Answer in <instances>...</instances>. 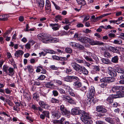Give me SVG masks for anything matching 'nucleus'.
I'll return each mask as SVG.
<instances>
[{"label":"nucleus","instance_id":"f257e3e1","mask_svg":"<svg viewBox=\"0 0 124 124\" xmlns=\"http://www.w3.org/2000/svg\"><path fill=\"white\" fill-rule=\"evenodd\" d=\"M38 39L45 43L49 42H58L59 39L56 38H52L51 36L48 34L42 33L39 34L37 36Z\"/></svg>","mask_w":124,"mask_h":124},{"label":"nucleus","instance_id":"f03ea898","mask_svg":"<svg viewBox=\"0 0 124 124\" xmlns=\"http://www.w3.org/2000/svg\"><path fill=\"white\" fill-rule=\"evenodd\" d=\"M89 43L91 45H101L103 43L102 42H101L98 41H94L93 40L87 38L86 43Z\"/></svg>","mask_w":124,"mask_h":124},{"label":"nucleus","instance_id":"7ed1b4c3","mask_svg":"<svg viewBox=\"0 0 124 124\" xmlns=\"http://www.w3.org/2000/svg\"><path fill=\"white\" fill-rule=\"evenodd\" d=\"M120 91L117 92V94L113 95V97L116 98L124 97V86H121Z\"/></svg>","mask_w":124,"mask_h":124},{"label":"nucleus","instance_id":"20e7f679","mask_svg":"<svg viewBox=\"0 0 124 124\" xmlns=\"http://www.w3.org/2000/svg\"><path fill=\"white\" fill-rule=\"evenodd\" d=\"M60 109L61 113L63 116H67L69 115L70 114V111L67 110L63 105L60 106Z\"/></svg>","mask_w":124,"mask_h":124},{"label":"nucleus","instance_id":"39448f33","mask_svg":"<svg viewBox=\"0 0 124 124\" xmlns=\"http://www.w3.org/2000/svg\"><path fill=\"white\" fill-rule=\"evenodd\" d=\"M81 114L82 115L81 119L83 122L87 120V119H90L91 118L89 114L83 110H82Z\"/></svg>","mask_w":124,"mask_h":124},{"label":"nucleus","instance_id":"423d86ee","mask_svg":"<svg viewBox=\"0 0 124 124\" xmlns=\"http://www.w3.org/2000/svg\"><path fill=\"white\" fill-rule=\"evenodd\" d=\"M64 80L67 82H71L73 80L75 81L78 80L79 79L75 76H67L64 78Z\"/></svg>","mask_w":124,"mask_h":124},{"label":"nucleus","instance_id":"0eeeda50","mask_svg":"<svg viewBox=\"0 0 124 124\" xmlns=\"http://www.w3.org/2000/svg\"><path fill=\"white\" fill-rule=\"evenodd\" d=\"M82 110H80L79 108H75L71 110V114L73 115H79L82 113Z\"/></svg>","mask_w":124,"mask_h":124},{"label":"nucleus","instance_id":"6e6552de","mask_svg":"<svg viewBox=\"0 0 124 124\" xmlns=\"http://www.w3.org/2000/svg\"><path fill=\"white\" fill-rule=\"evenodd\" d=\"M45 8L46 13L48 14H49L51 12V10L50 3L48 0H46V1Z\"/></svg>","mask_w":124,"mask_h":124},{"label":"nucleus","instance_id":"1a4fd4ad","mask_svg":"<svg viewBox=\"0 0 124 124\" xmlns=\"http://www.w3.org/2000/svg\"><path fill=\"white\" fill-rule=\"evenodd\" d=\"M96 110L98 112L102 113H106L107 110L101 106H99L96 107Z\"/></svg>","mask_w":124,"mask_h":124},{"label":"nucleus","instance_id":"9d476101","mask_svg":"<svg viewBox=\"0 0 124 124\" xmlns=\"http://www.w3.org/2000/svg\"><path fill=\"white\" fill-rule=\"evenodd\" d=\"M71 65L73 69L79 72V70L82 66L75 62H73L71 63Z\"/></svg>","mask_w":124,"mask_h":124},{"label":"nucleus","instance_id":"9b49d317","mask_svg":"<svg viewBox=\"0 0 124 124\" xmlns=\"http://www.w3.org/2000/svg\"><path fill=\"white\" fill-rule=\"evenodd\" d=\"M95 93V91L94 87L93 86H91L90 88V91L87 95V97L90 98L92 97V96L94 95Z\"/></svg>","mask_w":124,"mask_h":124},{"label":"nucleus","instance_id":"f8f14e48","mask_svg":"<svg viewBox=\"0 0 124 124\" xmlns=\"http://www.w3.org/2000/svg\"><path fill=\"white\" fill-rule=\"evenodd\" d=\"M78 73L80 74H83L85 75H87L88 74V72L85 67L82 66Z\"/></svg>","mask_w":124,"mask_h":124},{"label":"nucleus","instance_id":"ddd939ff","mask_svg":"<svg viewBox=\"0 0 124 124\" xmlns=\"http://www.w3.org/2000/svg\"><path fill=\"white\" fill-rule=\"evenodd\" d=\"M87 37L83 36H79L77 40L83 43H86Z\"/></svg>","mask_w":124,"mask_h":124},{"label":"nucleus","instance_id":"4468645a","mask_svg":"<svg viewBox=\"0 0 124 124\" xmlns=\"http://www.w3.org/2000/svg\"><path fill=\"white\" fill-rule=\"evenodd\" d=\"M112 90L113 92H116L115 94H116L117 92H121V86H114L112 88Z\"/></svg>","mask_w":124,"mask_h":124},{"label":"nucleus","instance_id":"2eb2a0df","mask_svg":"<svg viewBox=\"0 0 124 124\" xmlns=\"http://www.w3.org/2000/svg\"><path fill=\"white\" fill-rule=\"evenodd\" d=\"M61 114L59 113L58 111H54L52 112V115L54 118L58 119L61 116Z\"/></svg>","mask_w":124,"mask_h":124},{"label":"nucleus","instance_id":"dca6fc26","mask_svg":"<svg viewBox=\"0 0 124 124\" xmlns=\"http://www.w3.org/2000/svg\"><path fill=\"white\" fill-rule=\"evenodd\" d=\"M24 53L21 50L16 51L15 54V55L17 58L20 57V55L22 56Z\"/></svg>","mask_w":124,"mask_h":124},{"label":"nucleus","instance_id":"f3484780","mask_svg":"<svg viewBox=\"0 0 124 124\" xmlns=\"http://www.w3.org/2000/svg\"><path fill=\"white\" fill-rule=\"evenodd\" d=\"M108 72L110 75L113 77H115L117 75L116 72L115 70H111L109 69Z\"/></svg>","mask_w":124,"mask_h":124},{"label":"nucleus","instance_id":"a211bd4d","mask_svg":"<svg viewBox=\"0 0 124 124\" xmlns=\"http://www.w3.org/2000/svg\"><path fill=\"white\" fill-rule=\"evenodd\" d=\"M105 120L111 124H114L115 122L113 118L110 117H107L105 118Z\"/></svg>","mask_w":124,"mask_h":124},{"label":"nucleus","instance_id":"6ab92c4d","mask_svg":"<svg viewBox=\"0 0 124 124\" xmlns=\"http://www.w3.org/2000/svg\"><path fill=\"white\" fill-rule=\"evenodd\" d=\"M39 104L43 108L48 109L49 107V105L46 104L43 101H41L39 102Z\"/></svg>","mask_w":124,"mask_h":124},{"label":"nucleus","instance_id":"aec40b11","mask_svg":"<svg viewBox=\"0 0 124 124\" xmlns=\"http://www.w3.org/2000/svg\"><path fill=\"white\" fill-rule=\"evenodd\" d=\"M83 102L85 106L87 105H89L91 103L90 99L88 98L87 99H84L83 100Z\"/></svg>","mask_w":124,"mask_h":124},{"label":"nucleus","instance_id":"412c9836","mask_svg":"<svg viewBox=\"0 0 124 124\" xmlns=\"http://www.w3.org/2000/svg\"><path fill=\"white\" fill-rule=\"evenodd\" d=\"M115 94H113L112 96H109L108 97L107 99V101L110 103H111L113 102V98H115L113 97L114 95Z\"/></svg>","mask_w":124,"mask_h":124},{"label":"nucleus","instance_id":"4be33fe9","mask_svg":"<svg viewBox=\"0 0 124 124\" xmlns=\"http://www.w3.org/2000/svg\"><path fill=\"white\" fill-rule=\"evenodd\" d=\"M77 81L74 82L73 84V85L75 87L77 88L81 87L82 86L81 83L78 80Z\"/></svg>","mask_w":124,"mask_h":124},{"label":"nucleus","instance_id":"5701e85b","mask_svg":"<svg viewBox=\"0 0 124 124\" xmlns=\"http://www.w3.org/2000/svg\"><path fill=\"white\" fill-rule=\"evenodd\" d=\"M101 60L103 63L106 64H109L110 63V61L108 59L103 58L101 59Z\"/></svg>","mask_w":124,"mask_h":124},{"label":"nucleus","instance_id":"b1692460","mask_svg":"<svg viewBox=\"0 0 124 124\" xmlns=\"http://www.w3.org/2000/svg\"><path fill=\"white\" fill-rule=\"evenodd\" d=\"M109 49L111 51L113 52L118 53L119 52L118 50L117 49V47H116L111 46L109 47Z\"/></svg>","mask_w":124,"mask_h":124},{"label":"nucleus","instance_id":"393cba45","mask_svg":"<svg viewBox=\"0 0 124 124\" xmlns=\"http://www.w3.org/2000/svg\"><path fill=\"white\" fill-rule=\"evenodd\" d=\"M118 56H116L112 58L111 61L113 62L116 63L118 62Z\"/></svg>","mask_w":124,"mask_h":124},{"label":"nucleus","instance_id":"a878e982","mask_svg":"<svg viewBox=\"0 0 124 124\" xmlns=\"http://www.w3.org/2000/svg\"><path fill=\"white\" fill-rule=\"evenodd\" d=\"M122 43V40L120 39L115 40L113 41V43L115 44L120 45Z\"/></svg>","mask_w":124,"mask_h":124},{"label":"nucleus","instance_id":"bb28decb","mask_svg":"<svg viewBox=\"0 0 124 124\" xmlns=\"http://www.w3.org/2000/svg\"><path fill=\"white\" fill-rule=\"evenodd\" d=\"M77 3L80 5L84 6L86 3V2L84 0H76Z\"/></svg>","mask_w":124,"mask_h":124},{"label":"nucleus","instance_id":"cd10ccee","mask_svg":"<svg viewBox=\"0 0 124 124\" xmlns=\"http://www.w3.org/2000/svg\"><path fill=\"white\" fill-rule=\"evenodd\" d=\"M87 52H85L84 53V56L85 57V58L86 60L88 61H89L91 62H93V59L87 56H86L85 55L87 53Z\"/></svg>","mask_w":124,"mask_h":124},{"label":"nucleus","instance_id":"c85d7f7f","mask_svg":"<svg viewBox=\"0 0 124 124\" xmlns=\"http://www.w3.org/2000/svg\"><path fill=\"white\" fill-rule=\"evenodd\" d=\"M65 86L64 87L66 89V91L68 92V93H69L71 91H72V89L70 88L69 86L67 85H65Z\"/></svg>","mask_w":124,"mask_h":124},{"label":"nucleus","instance_id":"c756f323","mask_svg":"<svg viewBox=\"0 0 124 124\" xmlns=\"http://www.w3.org/2000/svg\"><path fill=\"white\" fill-rule=\"evenodd\" d=\"M95 96H94V95H93V96H92V97H87L88 98H89L90 99V101L91 102H93V103H95L96 102V99L95 98Z\"/></svg>","mask_w":124,"mask_h":124},{"label":"nucleus","instance_id":"7c9ffc66","mask_svg":"<svg viewBox=\"0 0 124 124\" xmlns=\"http://www.w3.org/2000/svg\"><path fill=\"white\" fill-rule=\"evenodd\" d=\"M8 70L9 72V73L10 74H9V75H10V74L12 75H13L14 73V70L13 68H12L11 67H10L8 69Z\"/></svg>","mask_w":124,"mask_h":124},{"label":"nucleus","instance_id":"2f4dec72","mask_svg":"<svg viewBox=\"0 0 124 124\" xmlns=\"http://www.w3.org/2000/svg\"><path fill=\"white\" fill-rule=\"evenodd\" d=\"M42 113L45 116L49 118V113L48 111H44L42 112Z\"/></svg>","mask_w":124,"mask_h":124},{"label":"nucleus","instance_id":"473e14b6","mask_svg":"<svg viewBox=\"0 0 124 124\" xmlns=\"http://www.w3.org/2000/svg\"><path fill=\"white\" fill-rule=\"evenodd\" d=\"M27 69L28 71L30 72H32L33 70V69L32 68V66L31 65H28L27 66Z\"/></svg>","mask_w":124,"mask_h":124},{"label":"nucleus","instance_id":"72a5a7b5","mask_svg":"<svg viewBox=\"0 0 124 124\" xmlns=\"http://www.w3.org/2000/svg\"><path fill=\"white\" fill-rule=\"evenodd\" d=\"M33 97L34 99L38 101L39 99V94L37 93H34L33 95Z\"/></svg>","mask_w":124,"mask_h":124},{"label":"nucleus","instance_id":"f704fd0d","mask_svg":"<svg viewBox=\"0 0 124 124\" xmlns=\"http://www.w3.org/2000/svg\"><path fill=\"white\" fill-rule=\"evenodd\" d=\"M104 54L105 57L107 58H109L111 56L110 54L108 52L106 51L104 52Z\"/></svg>","mask_w":124,"mask_h":124},{"label":"nucleus","instance_id":"c9c22d12","mask_svg":"<svg viewBox=\"0 0 124 124\" xmlns=\"http://www.w3.org/2000/svg\"><path fill=\"white\" fill-rule=\"evenodd\" d=\"M53 85L51 82H48L46 83V86L47 88H49L51 87Z\"/></svg>","mask_w":124,"mask_h":124},{"label":"nucleus","instance_id":"e433bc0d","mask_svg":"<svg viewBox=\"0 0 124 124\" xmlns=\"http://www.w3.org/2000/svg\"><path fill=\"white\" fill-rule=\"evenodd\" d=\"M51 101L53 103H58L59 102V101L55 99L52 98L51 100Z\"/></svg>","mask_w":124,"mask_h":124},{"label":"nucleus","instance_id":"4c0bfd02","mask_svg":"<svg viewBox=\"0 0 124 124\" xmlns=\"http://www.w3.org/2000/svg\"><path fill=\"white\" fill-rule=\"evenodd\" d=\"M11 30H9L8 31L5 33H4L3 35V36L4 38H6V35H8L10 34L11 32Z\"/></svg>","mask_w":124,"mask_h":124},{"label":"nucleus","instance_id":"58836bf2","mask_svg":"<svg viewBox=\"0 0 124 124\" xmlns=\"http://www.w3.org/2000/svg\"><path fill=\"white\" fill-rule=\"evenodd\" d=\"M76 62L78 63H82L84 62L83 60L78 58H76L75 59Z\"/></svg>","mask_w":124,"mask_h":124},{"label":"nucleus","instance_id":"ea45409f","mask_svg":"<svg viewBox=\"0 0 124 124\" xmlns=\"http://www.w3.org/2000/svg\"><path fill=\"white\" fill-rule=\"evenodd\" d=\"M112 106L113 107H116L118 106V103L116 102H113L112 103H111Z\"/></svg>","mask_w":124,"mask_h":124},{"label":"nucleus","instance_id":"a19ab883","mask_svg":"<svg viewBox=\"0 0 124 124\" xmlns=\"http://www.w3.org/2000/svg\"><path fill=\"white\" fill-rule=\"evenodd\" d=\"M68 102L70 104H75V101L70 98H69V99H68Z\"/></svg>","mask_w":124,"mask_h":124},{"label":"nucleus","instance_id":"79ce46f5","mask_svg":"<svg viewBox=\"0 0 124 124\" xmlns=\"http://www.w3.org/2000/svg\"><path fill=\"white\" fill-rule=\"evenodd\" d=\"M65 51L68 53H70L72 52V50L70 48H67L65 49Z\"/></svg>","mask_w":124,"mask_h":124},{"label":"nucleus","instance_id":"37998d69","mask_svg":"<svg viewBox=\"0 0 124 124\" xmlns=\"http://www.w3.org/2000/svg\"><path fill=\"white\" fill-rule=\"evenodd\" d=\"M83 122L85 124H92L93 122L92 120H86L85 121Z\"/></svg>","mask_w":124,"mask_h":124},{"label":"nucleus","instance_id":"c03bdc74","mask_svg":"<svg viewBox=\"0 0 124 124\" xmlns=\"http://www.w3.org/2000/svg\"><path fill=\"white\" fill-rule=\"evenodd\" d=\"M77 44V48H79L80 50H82L84 49V47L82 45L78 43V44Z\"/></svg>","mask_w":124,"mask_h":124},{"label":"nucleus","instance_id":"a18cd8bd","mask_svg":"<svg viewBox=\"0 0 124 124\" xmlns=\"http://www.w3.org/2000/svg\"><path fill=\"white\" fill-rule=\"evenodd\" d=\"M5 101L7 102L8 104L10 106H12L13 105V103L8 99H7L5 100Z\"/></svg>","mask_w":124,"mask_h":124},{"label":"nucleus","instance_id":"49530a36","mask_svg":"<svg viewBox=\"0 0 124 124\" xmlns=\"http://www.w3.org/2000/svg\"><path fill=\"white\" fill-rule=\"evenodd\" d=\"M8 67L6 65H4L3 66V70L4 72H6V73L7 72V70L8 69Z\"/></svg>","mask_w":124,"mask_h":124},{"label":"nucleus","instance_id":"de8ad7c7","mask_svg":"<svg viewBox=\"0 0 124 124\" xmlns=\"http://www.w3.org/2000/svg\"><path fill=\"white\" fill-rule=\"evenodd\" d=\"M65 119L64 118H62L60 120H57L56 122L58 123H60V124H63V123H62V122Z\"/></svg>","mask_w":124,"mask_h":124},{"label":"nucleus","instance_id":"09e8293b","mask_svg":"<svg viewBox=\"0 0 124 124\" xmlns=\"http://www.w3.org/2000/svg\"><path fill=\"white\" fill-rule=\"evenodd\" d=\"M54 96H56L58 95V92L56 90H53L52 92Z\"/></svg>","mask_w":124,"mask_h":124},{"label":"nucleus","instance_id":"8fccbe9b","mask_svg":"<svg viewBox=\"0 0 124 124\" xmlns=\"http://www.w3.org/2000/svg\"><path fill=\"white\" fill-rule=\"evenodd\" d=\"M38 6L41 9H42L44 6V3L42 2V3L38 4Z\"/></svg>","mask_w":124,"mask_h":124},{"label":"nucleus","instance_id":"3c124183","mask_svg":"<svg viewBox=\"0 0 124 124\" xmlns=\"http://www.w3.org/2000/svg\"><path fill=\"white\" fill-rule=\"evenodd\" d=\"M123 17H120L116 21H117V24H118L121 22V20L123 19Z\"/></svg>","mask_w":124,"mask_h":124},{"label":"nucleus","instance_id":"603ef678","mask_svg":"<svg viewBox=\"0 0 124 124\" xmlns=\"http://www.w3.org/2000/svg\"><path fill=\"white\" fill-rule=\"evenodd\" d=\"M55 82L57 84L59 85H61L62 83V81L58 80H55Z\"/></svg>","mask_w":124,"mask_h":124},{"label":"nucleus","instance_id":"864d4df0","mask_svg":"<svg viewBox=\"0 0 124 124\" xmlns=\"http://www.w3.org/2000/svg\"><path fill=\"white\" fill-rule=\"evenodd\" d=\"M50 68L53 70H57L58 68L55 65H52L50 66Z\"/></svg>","mask_w":124,"mask_h":124},{"label":"nucleus","instance_id":"5fc2aeb1","mask_svg":"<svg viewBox=\"0 0 124 124\" xmlns=\"http://www.w3.org/2000/svg\"><path fill=\"white\" fill-rule=\"evenodd\" d=\"M94 68L96 71H99L100 70L99 66H95L94 67Z\"/></svg>","mask_w":124,"mask_h":124},{"label":"nucleus","instance_id":"6e6d98bb","mask_svg":"<svg viewBox=\"0 0 124 124\" xmlns=\"http://www.w3.org/2000/svg\"><path fill=\"white\" fill-rule=\"evenodd\" d=\"M45 77V76L43 75H42L38 78V79L40 80H42L44 79Z\"/></svg>","mask_w":124,"mask_h":124},{"label":"nucleus","instance_id":"4d7b16f0","mask_svg":"<svg viewBox=\"0 0 124 124\" xmlns=\"http://www.w3.org/2000/svg\"><path fill=\"white\" fill-rule=\"evenodd\" d=\"M25 46L26 49H30L31 48V46L30 44L28 42L25 45Z\"/></svg>","mask_w":124,"mask_h":124},{"label":"nucleus","instance_id":"13d9d810","mask_svg":"<svg viewBox=\"0 0 124 124\" xmlns=\"http://www.w3.org/2000/svg\"><path fill=\"white\" fill-rule=\"evenodd\" d=\"M62 98H63L64 100H65V101H68V99H69V98L70 97H69L65 95H63Z\"/></svg>","mask_w":124,"mask_h":124},{"label":"nucleus","instance_id":"bf43d9fd","mask_svg":"<svg viewBox=\"0 0 124 124\" xmlns=\"http://www.w3.org/2000/svg\"><path fill=\"white\" fill-rule=\"evenodd\" d=\"M61 26H54L53 27L52 29L53 30L55 31L58 30L59 29V28H60Z\"/></svg>","mask_w":124,"mask_h":124},{"label":"nucleus","instance_id":"052dcab7","mask_svg":"<svg viewBox=\"0 0 124 124\" xmlns=\"http://www.w3.org/2000/svg\"><path fill=\"white\" fill-rule=\"evenodd\" d=\"M46 54V53H45L43 52H42L40 53H39V54L40 55L39 57H41L42 55L44 56Z\"/></svg>","mask_w":124,"mask_h":124},{"label":"nucleus","instance_id":"680f3d73","mask_svg":"<svg viewBox=\"0 0 124 124\" xmlns=\"http://www.w3.org/2000/svg\"><path fill=\"white\" fill-rule=\"evenodd\" d=\"M113 28L111 27L110 25H108L107 26H105V29H112Z\"/></svg>","mask_w":124,"mask_h":124},{"label":"nucleus","instance_id":"e2e57ef3","mask_svg":"<svg viewBox=\"0 0 124 124\" xmlns=\"http://www.w3.org/2000/svg\"><path fill=\"white\" fill-rule=\"evenodd\" d=\"M102 15H101L100 16H99V17H96L95 18V21H98L99 20H100V19H101V18L102 17Z\"/></svg>","mask_w":124,"mask_h":124},{"label":"nucleus","instance_id":"0e129e2a","mask_svg":"<svg viewBox=\"0 0 124 124\" xmlns=\"http://www.w3.org/2000/svg\"><path fill=\"white\" fill-rule=\"evenodd\" d=\"M108 36L110 38H114L115 37V35L114 34L110 33L108 34Z\"/></svg>","mask_w":124,"mask_h":124},{"label":"nucleus","instance_id":"69168bd1","mask_svg":"<svg viewBox=\"0 0 124 124\" xmlns=\"http://www.w3.org/2000/svg\"><path fill=\"white\" fill-rule=\"evenodd\" d=\"M58 90L59 91L60 93L61 94L65 92V91L62 89H58Z\"/></svg>","mask_w":124,"mask_h":124},{"label":"nucleus","instance_id":"338daca9","mask_svg":"<svg viewBox=\"0 0 124 124\" xmlns=\"http://www.w3.org/2000/svg\"><path fill=\"white\" fill-rule=\"evenodd\" d=\"M90 17L89 16H86L84 18L83 22H85L87 21L88 20L89 18Z\"/></svg>","mask_w":124,"mask_h":124},{"label":"nucleus","instance_id":"774afa93","mask_svg":"<svg viewBox=\"0 0 124 124\" xmlns=\"http://www.w3.org/2000/svg\"><path fill=\"white\" fill-rule=\"evenodd\" d=\"M28 43L30 44L31 46H32L35 43V42L33 40H30L28 42Z\"/></svg>","mask_w":124,"mask_h":124}]
</instances>
